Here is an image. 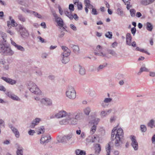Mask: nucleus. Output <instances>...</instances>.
Wrapping results in <instances>:
<instances>
[{
    "instance_id": "1",
    "label": "nucleus",
    "mask_w": 155,
    "mask_h": 155,
    "mask_svg": "<svg viewBox=\"0 0 155 155\" xmlns=\"http://www.w3.org/2000/svg\"><path fill=\"white\" fill-rule=\"evenodd\" d=\"M69 112L67 113L64 110H61L55 115V117L57 118L66 117L65 119H63L59 121L60 125H66L70 124V118L69 116Z\"/></svg>"
},
{
    "instance_id": "2",
    "label": "nucleus",
    "mask_w": 155,
    "mask_h": 155,
    "mask_svg": "<svg viewBox=\"0 0 155 155\" xmlns=\"http://www.w3.org/2000/svg\"><path fill=\"white\" fill-rule=\"evenodd\" d=\"M124 132L121 128L118 129L116 131L114 145L117 147H120L123 143Z\"/></svg>"
},
{
    "instance_id": "3",
    "label": "nucleus",
    "mask_w": 155,
    "mask_h": 155,
    "mask_svg": "<svg viewBox=\"0 0 155 155\" xmlns=\"http://www.w3.org/2000/svg\"><path fill=\"white\" fill-rule=\"evenodd\" d=\"M66 94V96L70 99L74 100L76 97L75 90L74 87L71 85L68 86Z\"/></svg>"
},
{
    "instance_id": "4",
    "label": "nucleus",
    "mask_w": 155,
    "mask_h": 155,
    "mask_svg": "<svg viewBox=\"0 0 155 155\" xmlns=\"http://www.w3.org/2000/svg\"><path fill=\"white\" fill-rule=\"evenodd\" d=\"M28 88L31 92L36 94L40 95L41 91L38 87L37 85L33 82L28 81Z\"/></svg>"
},
{
    "instance_id": "5",
    "label": "nucleus",
    "mask_w": 155,
    "mask_h": 155,
    "mask_svg": "<svg viewBox=\"0 0 155 155\" xmlns=\"http://www.w3.org/2000/svg\"><path fill=\"white\" fill-rule=\"evenodd\" d=\"M81 114L80 113H77L76 112H69V116L70 118V124L72 125L76 124L77 123V119L78 118Z\"/></svg>"
},
{
    "instance_id": "6",
    "label": "nucleus",
    "mask_w": 155,
    "mask_h": 155,
    "mask_svg": "<svg viewBox=\"0 0 155 155\" xmlns=\"http://www.w3.org/2000/svg\"><path fill=\"white\" fill-rule=\"evenodd\" d=\"M8 47L9 46L6 44V41H0V53L4 55Z\"/></svg>"
},
{
    "instance_id": "7",
    "label": "nucleus",
    "mask_w": 155,
    "mask_h": 155,
    "mask_svg": "<svg viewBox=\"0 0 155 155\" xmlns=\"http://www.w3.org/2000/svg\"><path fill=\"white\" fill-rule=\"evenodd\" d=\"M18 28H17V30L20 32L21 37L25 38L28 36V34L25 28L21 25L18 26Z\"/></svg>"
},
{
    "instance_id": "8",
    "label": "nucleus",
    "mask_w": 155,
    "mask_h": 155,
    "mask_svg": "<svg viewBox=\"0 0 155 155\" xmlns=\"http://www.w3.org/2000/svg\"><path fill=\"white\" fill-rule=\"evenodd\" d=\"M51 12L55 18V21L58 25L60 27H62L64 25L63 21L62 19L61 18L58 17L54 11H52Z\"/></svg>"
},
{
    "instance_id": "9",
    "label": "nucleus",
    "mask_w": 155,
    "mask_h": 155,
    "mask_svg": "<svg viewBox=\"0 0 155 155\" xmlns=\"http://www.w3.org/2000/svg\"><path fill=\"white\" fill-rule=\"evenodd\" d=\"M132 141L131 146L135 150H137L138 149V143L135 137L134 136H131V139Z\"/></svg>"
},
{
    "instance_id": "10",
    "label": "nucleus",
    "mask_w": 155,
    "mask_h": 155,
    "mask_svg": "<svg viewBox=\"0 0 155 155\" xmlns=\"http://www.w3.org/2000/svg\"><path fill=\"white\" fill-rule=\"evenodd\" d=\"M74 68L75 70L79 69V74L81 75H84L85 74V69L82 67L80 65H75L74 66Z\"/></svg>"
},
{
    "instance_id": "11",
    "label": "nucleus",
    "mask_w": 155,
    "mask_h": 155,
    "mask_svg": "<svg viewBox=\"0 0 155 155\" xmlns=\"http://www.w3.org/2000/svg\"><path fill=\"white\" fill-rule=\"evenodd\" d=\"M70 54L67 55V54H61V57L62 58L61 61L62 63L66 64L69 61V58L68 57L70 55Z\"/></svg>"
},
{
    "instance_id": "12",
    "label": "nucleus",
    "mask_w": 155,
    "mask_h": 155,
    "mask_svg": "<svg viewBox=\"0 0 155 155\" xmlns=\"http://www.w3.org/2000/svg\"><path fill=\"white\" fill-rule=\"evenodd\" d=\"M40 101L42 104L46 106H50L52 105V101L48 98H43Z\"/></svg>"
},
{
    "instance_id": "13",
    "label": "nucleus",
    "mask_w": 155,
    "mask_h": 155,
    "mask_svg": "<svg viewBox=\"0 0 155 155\" xmlns=\"http://www.w3.org/2000/svg\"><path fill=\"white\" fill-rule=\"evenodd\" d=\"M2 79L6 82L7 83L13 85L16 83V81L10 78L2 77L1 78Z\"/></svg>"
},
{
    "instance_id": "14",
    "label": "nucleus",
    "mask_w": 155,
    "mask_h": 155,
    "mask_svg": "<svg viewBox=\"0 0 155 155\" xmlns=\"http://www.w3.org/2000/svg\"><path fill=\"white\" fill-rule=\"evenodd\" d=\"M51 139V137L50 136L48 137L45 136H44L42 137L40 140L41 143L45 145L49 142V140Z\"/></svg>"
},
{
    "instance_id": "15",
    "label": "nucleus",
    "mask_w": 155,
    "mask_h": 155,
    "mask_svg": "<svg viewBox=\"0 0 155 155\" xmlns=\"http://www.w3.org/2000/svg\"><path fill=\"white\" fill-rule=\"evenodd\" d=\"M72 135H73L71 134L64 135L62 137L61 142H67L68 141H69L72 138Z\"/></svg>"
},
{
    "instance_id": "16",
    "label": "nucleus",
    "mask_w": 155,
    "mask_h": 155,
    "mask_svg": "<svg viewBox=\"0 0 155 155\" xmlns=\"http://www.w3.org/2000/svg\"><path fill=\"white\" fill-rule=\"evenodd\" d=\"M112 111V109H109L107 110L106 111L102 110L101 112L100 116L102 117H105L109 114Z\"/></svg>"
},
{
    "instance_id": "17",
    "label": "nucleus",
    "mask_w": 155,
    "mask_h": 155,
    "mask_svg": "<svg viewBox=\"0 0 155 155\" xmlns=\"http://www.w3.org/2000/svg\"><path fill=\"white\" fill-rule=\"evenodd\" d=\"M95 154V155H98L101 150V145L99 144H96L94 146Z\"/></svg>"
},
{
    "instance_id": "18",
    "label": "nucleus",
    "mask_w": 155,
    "mask_h": 155,
    "mask_svg": "<svg viewBox=\"0 0 155 155\" xmlns=\"http://www.w3.org/2000/svg\"><path fill=\"white\" fill-rule=\"evenodd\" d=\"M9 127L11 129L13 132L15 134V137L18 138L19 137V133L18 130L14 127L12 126L11 124L9 125Z\"/></svg>"
},
{
    "instance_id": "19",
    "label": "nucleus",
    "mask_w": 155,
    "mask_h": 155,
    "mask_svg": "<svg viewBox=\"0 0 155 155\" xmlns=\"http://www.w3.org/2000/svg\"><path fill=\"white\" fill-rule=\"evenodd\" d=\"M126 44L129 45L131 46V41L132 37L130 34L127 33L126 34Z\"/></svg>"
},
{
    "instance_id": "20",
    "label": "nucleus",
    "mask_w": 155,
    "mask_h": 155,
    "mask_svg": "<svg viewBox=\"0 0 155 155\" xmlns=\"http://www.w3.org/2000/svg\"><path fill=\"white\" fill-rule=\"evenodd\" d=\"M41 121V119L39 118H36L34 119L31 123V126L32 127H34L36 125H37Z\"/></svg>"
},
{
    "instance_id": "21",
    "label": "nucleus",
    "mask_w": 155,
    "mask_h": 155,
    "mask_svg": "<svg viewBox=\"0 0 155 155\" xmlns=\"http://www.w3.org/2000/svg\"><path fill=\"white\" fill-rule=\"evenodd\" d=\"M14 52L12 50L11 48L9 46L8 48H7V51L4 55L5 56H11L13 54Z\"/></svg>"
},
{
    "instance_id": "22",
    "label": "nucleus",
    "mask_w": 155,
    "mask_h": 155,
    "mask_svg": "<svg viewBox=\"0 0 155 155\" xmlns=\"http://www.w3.org/2000/svg\"><path fill=\"white\" fill-rule=\"evenodd\" d=\"M61 48L64 51V52L62 53L61 54H70L71 51L67 47L65 46H62L61 47Z\"/></svg>"
},
{
    "instance_id": "23",
    "label": "nucleus",
    "mask_w": 155,
    "mask_h": 155,
    "mask_svg": "<svg viewBox=\"0 0 155 155\" xmlns=\"http://www.w3.org/2000/svg\"><path fill=\"white\" fill-rule=\"evenodd\" d=\"M70 46L72 48L74 52L78 53L79 52V48L78 46L73 44H70Z\"/></svg>"
},
{
    "instance_id": "24",
    "label": "nucleus",
    "mask_w": 155,
    "mask_h": 155,
    "mask_svg": "<svg viewBox=\"0 0 155 155\" xmlns=\"http://www.w3.org/2000/svg\"><path fill=\"white\" fill-rule=\"evenodd\" d=\"M107 65V64L106 63L103 64H101L98 67L95 68V70L97 72L101 71L103 68L105 67Z\"/></svg>"
},
{
    "instance_id": "25",
    "label": "nucleus",
    "mask_w": 155,
    "mask_h": 155,
    "mask_svg": "<svg viewBox=\"0 0 155 155\" xmlns=\"http://www.w3.org/2000/svg\"><path fill=\"white\" fill-rule=\"evenodd\" d=\"M99 137L97 135H95L93 136L90 140V142L92 143H94L97 142H99Z\"/></svg>"
},
{
    "instance_id": "26",
    "label": "nucleus",
    "mask_w": 155,
    "mask_h": 155,
    "mask_svg": "<svg viewBox=\"0 0 155 155\" xmlns=\"http://www.w3.org/2000/svg\"><path fill=\"white\" fill-rule=\"evenodd\" d=\"M18 18L22 22H25L26 21V18L21 14H19L18 15Z\"/></svg>"
},
{
    "instance_id": "27",
    "label": "nucleus",
    "mask_w": 155,
    "mask_h": 155,
    "mask_svg": "<svg viewBox=\"0 0 155 155\" xmlns=\"http://www.w3.org/2000/svg\"><path fill=\"white\" fill-rule=\"evenodd\" d=\"M149 71V70L146 68L145 66H143L140 69L139 71L137 73L138 75H140L141 73L143 71L148 72Z\"/></svg>"
},
{
    "instance_id": "28",
    "label": "nucleus",
    "mask_w": 155,
    "mask_h": 155,
    "mask_svg": "<svg viewBox=\"0 0 155 155\" xmlns=\"http://www.w3.org/2000/svg\"><path fill=\"white\" fill-rule=\"evenodd\" d=\"M100 120L98 118H96L94 120H91L90 123L91 125H95L97 126Z\"/></svg>"
},
{
    "instance_id": "29",
    "label": "nucleus",
    "mask_w": 155,
    "mask_h": 155,
    "mask_svg": "<svg viewBox=\"0 0 155 155\" xmlns=\"http://www.w3.org/2000/svg\"><path fill=\"white\" fill-rule=\"evenodd\" d=\"M146 28L149 31H151L153 28V26L152 24L149 22H147L146 24Z\"/></svg>"
},
{
    "instance_id": "30",
    "label": "nucleus",
    "mask_w": 155,
    "mask_h": 155,
    "mask_svg": "<svg viewBox=\"0 0 155 155\" xmlns=\"http://www.w3.org/2000/svg\"><path fill=\"white\" fill-rule=\"evenodd\" d=\"M84 2L86 7H88V8L90 9L91 8L93 7V6L90 4V0H85Z\"/></svg>"
},
{
    "instance_id": "31",
    "label": "nucleus",
    "mask_w": 155,
    "mask_h": 155,
    "mask_svg": "<svg viewBox=\"0 0 155 155\" xmlns=\"http://www.w3.org/2000/svg\"><path fill=\"white\" fill-rule=\"evenodd\" d=\"M75 153L77 155H86V154L85 151L80 149L76 150Z\"/></svg>"
},
{
    "instance_id": "32",
    "label": "nucleus",
    "mask_w": 155,
    "mask_h": 155,
    "mask_svg": "<svg viewBox=\"0 0 155 155\" xmlns=\"http://www.w3.org/2000/svg\"><path fill=\"white\" fill-rule=\"evenodd\" d=\"M111 146L109 143H108L106 146V150L107 154L106 155H110Z\"/></svg>"
},
{
    "instance_id": "33",
    "label": "nucleus",
    "mask_w": 155,
    "mask_h": 155,
    "mask_svg": "<svg viewBox=\"0 0 155 155\" xmlns=\"http://www.w3.org/2000/svg\"><path fill=\"white\" fill-rule=\"evenodd\" d=\"M154 120L152 119L150 120L147 124V126L150 128H153L154 126Z\"/></svg>"
},
{
    "instance_id": "34",
    "label": "nucleus",
    "mask_w": 155,
    "mask_h": 155,
    "mask_svg": "<svg viewBox=\"0 0 155 155\" xmlns=\"http://www.w3.org/2000/svg\"><path fill=\"white\" fill-rule=\"evenodd\" d=\"M117 127H114L112 130L111 137V141H113L114 140V139H115L114 137L115 134V131L117 130Z\"/></svg>"
},
{
    "instance_id": "35",
    "label": "nucleus",
    "mask_w": 155,
    "mask_h": 155,
    "mask_svg": "<svg viewBox=\"0 0 155 155\" xmlns=\"http://www.w3.org/2000/svg\"><path fill=\"white\" fill-rule=\"evenodd\" d=\"M23 149L22 147L18 146L17 148L16 152L17 155H23Z\"/></svg>"
},
{
    "instance_id": "36",
    "label": "nucleus",
    "mask_w": 155,
    "mask_h": 155,
    "mask_svg": "<svg viewBox=\"0 0 155 155\" xmlns=\"http://www.w3.org/2000/svg\"><path fill=\"white\" fill-rule=\"evenodd\" d=\"M91 111V109L89 107H87L84 109V114L87 115H89Z\"/></svg>"
},
{
    "instance_id": "37",
    "label": "nucleus",
    "mask_w": 155,
    "mask_h": 155,
    "mask_svg": "<svg viewBox=\"0 0 155 155\" xmlns=\"http://www.w3.org/2000/svg\"><path fill=\"white\" fill-rule=\"evenodd\" d=\"M87 90L89 92V94L90 96L93 97L95 96L96 92L94 90L90 88H89Z\"/></svg>"
},
{
    "instance_id": "38",
    "label": "nucleus",
    "mask_w": 155,
    "mask_h": 155,
    "mask_svg": "<svg viewBox=\"0 0 155 155\" xmlns=\"http://www.w3.org/2000/svg\"><path fill=\"white\" fill-rule=\"evenodd\" d=\"M140 3L144 5H147L150 4L149 0H142L140 2Z\"/></svg>"
},
{
    "instance_id": "39",
    "label": "nucleus",
    "mask_w": 155,
    "mask_h": 155,
    "mask_svg": "<svg viewBox=\"0 0 155 155\" xmlns=\"http://www.w3.org/2000/svg\"><path fill=\"white\" fill-rule=\"evenodd\" d=\"M0 35H1V36L2 38L3 39V41H6L5 39L7 37L6 34L3 31H0Z\"/></svg>"
},
{
    "instance_id": "40",
    "label": "nucleus",
    "mask_w": 155,
    "mask_h": 155,
    "mask_svg": "<svg viewBox=\"0 0 155 155\" xmlns=\"http://www.w3.org/2000/svg\"><path fill=\"white\" fill-rule=\"evenodd\" d=\"M107 51L109 54L112 55L113 56H116L117 55V54L113 50L111 49H107Z\"/></svg>"
},
{
    "instance_id": "41",
    "label": "nucleus",
    "mask_w": 155,
    "mask_h": 155,
    "mask_svg": "<svg viewBox=\"0 0 155 155\" xmlns=\"http://www.w3.org/2000/svg\"><path fill=\"white\" fill-rule=\"evenodd\" d=\"M91 126L92 127L91 129L90 133L91 134H93L96 130L97 126L95 125H91Z\"/></svg>"
},
{
    "instance_id": "42",
    "label": "nucleus",
    "mask_w": 155,
    "mask_h": 155,
    "mask_svg": "<svg viewBox=\"0 0 155 155\" xmlns=\"http://www.w3.org/2000/svg\"><path fill=\"white\" fill-rule=\"evenodd\" d=\"M105 36L107 38L111 39L112 36V32L110 31L107 32L105 34Z\"/></svg>"
},
{
    "instance_id": "43",
    "label": "nucleus",
    "mask_w": 155,
    "mask_h": 155,
    "mask_svg": "<svg viewBox=\"0 0 155 155\" xmlns=\"http://www.w3.org/2000/svg\"><path fill=\"white\" fill-rule=\"evenodd\" d=\"M130 12L131 17H134L135 15L136 10L134 9H131L130 10Z\"/></svg>"
},
{
    "instance_id": "44",
    "label": "nucleus",
    "mask_w": 155,
    "mask_h": 155,
    "mask_svg": "<svg viewBox=\"0 0 155 155\" xmlns=\"http://www.w3.org/2000/svg\"><path fill=\"white\" fill-rule=\"evenodd\" d=\"M140 130L142 132H145L147 130V127L145 125H141L140 127Z\"/></svg>"
},
{
    "instance_id": "45",
    "label": "nucleus",
    "mask_w": 155,
    "mask_h": 155,
    "mask_svg": "<svg viewBox=\"0 0 155 155\" xmlns=\"http://www.w3.org/2000/svg\"><path fill=\"white\" fill-rule=\"evenodd\" d=\"M21 10L25 13H32V11L29 10L27 9L24 8L23 7L21 8Z\"/></svg>"
},
{
    "instance_id": "46",
    "label": "nucleus",
    "mask_w": 155,
    "mask_h": 155,
    "mask_svg": "<svg viewBox=\"0 0 155 155\" xmlns=\"http://www.w3.org/2000/svg\"><path fill=\"white\" fill-rule=\"evenodd\" d=\"M117 13L120 16H123L124 12L123 11L121 10L120 8H118L117 10Z\"/></svg>"
},
{
    "instance_id": "47",
    "label": "nucleus",
    "mask_w": 155,
    "mask_h": 155,
    "mask_svg": "<svg viewBox=\"0 0 155 155\" xmlns=\"http://www.w3.org/2000/svg\"><path fill=\"white\" fill-rule=\"evenodd\" d=\"M32 13H33L35 17L39 18H41V15L33 11H32Z\"/></svg>"
},
{
    "instance_id": "48",
    "label": "nucleus",
    "mask_w": 155,
    "mask_h": 155,
    "mask_svg": "<svg viewBox=\"0 0 155 155\" xmlns=\"http://www.w3.org/2000/svg\"><path fill=\"white\" fill-rule=\"evenodd\" d=\"M16 48L18 50L22 51H25V48L19 45H18Z\"/></svg>"
},
{
    "instance_id": "49",
    "label": "nucleus",
    "mask_w": 155,
    "mask_h": 155,
    "mask_svg": "<svg viewBox=\"0 0 155 155\" xmlns=\"http://www.w3.org/2000/svg\"><path fill=\"white\" fill-rule=\"evenodd\" d=\"M11 98L13 100L15 101H19L20 100V98L18 96L13 94Z\"/></svg>"
},
{
    "instance_id": "50",
    "label": "nucleus",
    "mask_w": 155,
    "mask_h": 155,
    "mask_svg": "<svg viewBox=\"0 0 155 155\" xmlns=\"http://www.w3.org/2000/svg\"><path fill=\"white\" fill-rule=\"evenodd\" d=\"M94 54L95 55H99V56H102L103 57H106V54H105L103 53L102 52H101L100 53L95 52Z\"/></svg>"
},
{
    "instance_id": "51",
    "label": "nucleus",
    "mask_w": 155,
    "mask_h": 155,
    "mask_svg": "<svg viewBox=\"0 0 155 155\" xmlns=\"http://www.w3.org/2000/svg\"><path fill=\"white\" fill-rule=\"evenodd\" d=\"M112 99L111 98H106L104 99V102L107 104L111 102L112 101Z\"/></svg>"
},
{
    "instance_id": "52",
    "label": "nucleus",
    "mask_w": 155,
    "mask_h": 155,
    "mask_svg": "<svg viewBox=\"0 0 155 155\" xmlns=\"http://www.w3.org/2000/svg\"><path fill=\"white\" fill-rule=\"evenodd\" d=\"M100 103L101 104V106L103 108H105L107 107L108 105L106 103L104 102V101H102L101 103Z\"/></svg>"
},
{
    "instance_id": "53",
    "label": "nucleus",
    "mask_w": 155,
    "mask_h": 155,
    "mask_svg": "<svg viewBox=\"0 0 155 155\" xmlns=\"http://www.w3.org/2000/svg\"><path fill=\"white\" fill-rule=\"evenodd\" d=\"M78 7V8L79 10H81L82 9V5L81 2H79L76 5Z\"/></svg>"
},
{
    "instance_id": "54",
    "label": "nucleus",
    "mask_w": 155,
    "mask_h": 155,
    "mask_svg": "<svg viewBox=\"0 0 155 155\" xmlns=\"http://www.w3.org/2000/svg\"><path fill=\"white\" fill-rule=\"evenodd\" d=\"M69 9L71 12L73 11L74 10V5L72 4H70L69 5Z\"/></svg>"
},
{
    "instance_id": "55",
    "label": "nucleus",
    "mask_w": 155,
    "mask_h": 155,
    "mask_svg": "<svg viewBox=\"0 0 155 155\" xmlns=\"http://www.w3.org/2000/svg\"><path fill=\"white\" fill-rule=\"evenodd\" d=\"M92 9L91 11V14L93 15H97L98 14L96 9L95 8H93V7L91 8Z\"/></svg>"
},
{
    "instance_id": "56",
    "label": "nucleus",
    "mask_w": 155,
    "mask_h": 155,
    "mask_svg": "<svg viewBox=\"0 0 155 155\" xmlns=\"http://www.w3.org/2000/svg\"><path fill=\"white\" fill-rule=\"evenodd\" d=\"M27 0H21L18 1V3L21 5H25V2Z\"/></svg>"
},
{
    "instance_id": "57",
    "label": "nucleus",
    "mask_w": 155,
    "mask_h": 155,
    "mask_svg": "<svg viewBox=\"0 0 155 155\" xmlns=\"http://www.w3.org/2000/svg\"><path fill=\"white\" fill-rule=\"evenodd\" d=\"M39 130H40V131H39L38 133V134H43L45 132V129L43 127H41V128Z\"/></svg>"
},
{
    "instance_id": "58",
    "label": "nucleus",
    "mask_w": 155,
    "mask_h": 155,
    "mask_svg": "<svg viewBox=\"0 0 155 155\" xmlns=\"http://www.w3.org/2000/svg\"><path fill=\"white\" fill-rule=\"evenodd\" d=\"M131 31L133 36H134L136 31V28L135 27L132 28L131 29Z\"/></svg>"
},
{
    "instance_id": "59",
    "label": "nucleus",
    "mask_w": 155,
    "mask_h": 155,
    "mask_svg": "<svg viewBox=\"0 0 155 155\" xmlns=\"http://www.w3.org/2000/svg\"><path fill=\"white\" fill-rule=\"evenodd\" d=\"M11 23H12V26H16L17 25V23L15 22L14 19L11 20Z\"/></svg>"
},
{
    "instance_id": "60",
    "label": "nucleus",
    "mask_w": 155,
    "mask_h": 155,
    "mask_svg": "<svg viewBox=\"0 0 155 155\" xmlns=\"http://www.w3.org/2000/svg\"><path fill=\"white\" fill-rule=\"evenodd\" d=\"M48 55L46 53H43L41 55V58L43 59L46 58Z\"/></svg>"
},
{
    "instance_id": "61",
    "label": "nucleus",
    "mask_w": 155,
    "mask_h": 155,
    "mask_svg": "<svg viewBox=\"0 0 155 155\" xmlns=\"http://www.w3.org/2000/svg\"><path fill=\"white\" fill-rule=\"evenodd\" d=\"M10 40L11 44L16 48L18 45L17 44L13 41L12 38L10 39Z\"/></svg>"
},
{
    "instance_id": "62",
    "label": "nucleus",
    "mask_w": 155,
    "mask_h": 155,
    "mask_svg": "<svg viewBox=\"0 0 155 155\" xmlns=\"http://www.w3.org/2000/svg\"><path fill=\"white\" fill-rule=\"evenodd\" d=\"M0 91L5 92L6 91V89L3 86L0 85Z\"/></svg>"
},
{
    "instance_id": "63",
    "label": "nucleus",
    "mask_w": 155,
    "mask_h": 155,
    "mask_svg": "<svg viewBox=\"0 0 155 155\" xmlns=\"http://www.w3.org/2000/svg\"><path fill=\"white\" fill-rule=\"evenodd\" d=\"M70 28L73 30L76 31L77 30V28L73 24H71L70 25Z\"/></svg>"
},
{
    "instance_id": "64",
    "label": "nucleus",
    "mask_w": 155,
    "mask_h": 155,
    "mask_svg": "<svg viewBox=\"0 0 155 155\" xmlns=\"http://www.w3.org/2000/svg\"><path fill=\"white\" fill-rule=\"evenodd\" d=\"M35 133V131L31 130H30L28 132V134L31 135H33Z\"/></svg>"
}]
</instances>
